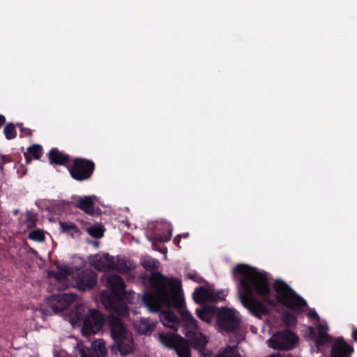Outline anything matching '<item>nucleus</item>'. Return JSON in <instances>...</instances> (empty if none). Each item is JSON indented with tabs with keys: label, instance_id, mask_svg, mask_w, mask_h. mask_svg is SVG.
<instances>
[{
	"label": "nucleus",
	"instance_id": "obj_1",
	"mask_svg": "<svg viewBox=\"0 0 357 357\" xmlns=\"http://www.w3.org/2000/svg\"><path fill=\"white\" fill-rule=\"evenodd\" d=\"M232 275L239 282L238 296L242 305L257 318L268 314L269 310L255 296V292L273 307L279 303L292 310L302 312L307 305L304 298L281 280H275L273 283V289L277 293L276 300L270 298L271 287L268 273L259 271L255 267L238 264L233 268Z\"/></svg>",
	"mask_w": 357,
	"mask_h": 357
},
{
	"label": "nucleus",
	"instance_id": "obj_2",
	"mask_svg": "<svg viewBox=\"0 0 357 357\" xmlns=\"http://www.w3.org/2000/svg\"><path fill=\"white\" fill-rule=\"evenodd\" d=\"M140 264L146 271L151 272L149 281L153 292L146 291L142 297V302L148 310L157 312L162 305L174 306L182 310L185 302L181 294V281L155 271L160 266L158 259L145 257L141 259Z\"/></svg>",
	"mask_w": 357,
	"mask_h": 357
},
{
	"label": "nucleus",
	"instance_id": "obj_3",
	"mask_svg": "<svg viewBox=\"0 0 357 357\" xmlns=\"http://www.w3.org/2000/svg\"><path fill=\"white\" fill-rule=\"evenodd\" d=\"M109 292L101 293V301L105 309L115 312L119 316L126 317L129 315L128 303H131L132 292L126 291V284L123 278L118 275H112L107 278Z\"/></svg>",
	"mask_w": 357,
	"mask_h": 357
},
{
	"label": "nucleus",
	"instance_id": "obj_4",
	"mask_svg": "<svg viewBox=\"0 0 357 357\" xmlns=\"http://www.w3.org/2000/svg\"><path fill=\"white\" fill-rule=\"evenodd\" d=\"M185 335L186 338L173 333H161L158 337L160 342L174 349L178 357H191V347L198 351L205 349L208 340L201 332L187 330Z\"/></svg>",
	"mask_w": 357,
	"mask_h": 357
},
{
	"label": "nucleus",
	"instance_id": "obj_5",
	"mask_svg": "<svg viewBox=\"0 0 357 357\" xmlns=\"http://www.w3.org/2000/svg\"><path fill=\"white\" fill-rule=\"evenodd\" d=\"M196 314L202 321L207 323H211L215 318L217 326L221 331L234 333L240 328L241 320L234 309L206 305L197 309Z\"/></svg>",
	"mask_w": 357,
	"mask_h": 357
},
{
	"label": "nucleus",
	"instance_id": "obj_6",
	"mask_svg": "<svg viewBox=\"0 0 357 357\" xmlns=\"http://www.w3.org/2000/svg\"><path fill=\"white\" fill-rule=\"evenodd\" d=\"M110 335L114 343L110 346L113 355L125 356L133 351V339L126 324L119 317L110 315L108 317Z\"/></svg>",
	"mask_w": 357,
	"mask_h": 357
},
{
	"label": "nucleus",
	"instance_id": "obj_7",
	"mask_svg": "<svg viewBox=\"0 0 357 357\" xmlns=\"http://www.w3.org/2000/svg\"><path fill=\"white\" fill-rule=\"evenodd\" d=\"M95 170V163L89 159L75 158L68 168L70 176L77 181L91 178Z\"/></svg>",
	"mask_w": 357,
	"mask_h": 357
},
{
	"label": "nucleus",
	"instance_id": "obj_8",
	"mask_svg": "<svg viewBox=\"0 0 357 357\" xmlns=\"http://www.w3.org/2000/svg\"><path fill=\"white\" fill-rule=\"evenodd\" d=\"M298 340L297 335L289 330L278 331L270 339L271 347L278 350L289 351L295 347Z\"/></svg>",
	"mask_w": 357,
	"mask_h": 357
},
{
	"label": "nucleus",
	"instance_id": "obj_9",
	"mask_svg": "<svg viewBox=\"0 0 357 357\" xmlns=\"http://www.w3.org/2000/svg\"><path fill=\"white\" fill-rule=\"evenodd\" d=\"M105 318L97 310H90L84 319L82 333L84 336L97 333L103 326Z\"/></svg>",
	"mask_w": 357,
	"mask_h": 357
},
{
	"label": "nucleus",
	"instance_id": "obj_10",
	"mask_svg": "<svg viewBox=\"0 0 357 357\" xmlns=\"http://www.w3.org/2000/svg\"><path fill=\"white\" fill-rule=\"evenodd\" d=\"M76 351L80 357H105L107 353L105 342L102 339L93 341L91 347H87L82 343H77Z\"/></svg>",
	"mask_w": 357,
	"mask_h": 357
},
{
	"label": "nucleus",
	"instance_id": "obj_11",
	"mask_svg": "<svg viewBox=\"0 0 357 357\" xmlns=\"http://www.w3.org/2000/svg\"><path fill=\"white\" fill-rule=\"evenodd\" d=\"M227 294L223 290L215 291L205 287L195 289L192 297L196 303L202 304L205 302H218L225 300Z\"/></svg>",
	"mask_w": 357,
	"mask_h": 357
},
{
	"label": "nucleus",
	"instance_id": "obj_12",
	"mask_svg": "<svg viewBox=\"0 0 357 357\" xmlns=\"http://www.w3.org/2000/svg\"><path fill=\"white\" fill-rule=\"evenodd\" d=\"M76 287L82 291L93 289L97 284V273L91 269H84L75 276Z\"/></svg>",
	"mask_w": 357,
	"mask_h": 357
},
{
	"label": "nucleus",
	"instance_id": "obj_13",
	"mask_svg": "<svg viewBox=\"0 0 357 357\" xmlns=\"http://www.w3.org/2000/svg\"><path fill=\"white\" fill-rule=\"evenodd\" d=\"M74 294H60L53 295L50 300V310L54 314L59 313L66 310L75 300Z\"/></svg>",
	"mask_w": 357,
	"mask_h": 357
},
{
	"label": "nucleus",
	"instance_id": "obj_14",
	"mask_svg": "<svg viewBox=\"0 0 357 357\" xmlns=\"http://www.w3.org/2000/svg\"><path fill=\"white\" fill-rule=\"evenodd\" d=\"M90 263L96 270L100 271L105 272L117 269L114 257L108 253H105L102 256L95 255Z\"/></svg>",
	"mask_w": 357,
	"mask_h": 357
},
{
	"label": "nucleus",
	"instance_id": "obj_15",
	"mask_svg": "<svg viewBox=\"0 0 357 357\" xmlns=\"http://www.w3.org/2000/svg\"><path fill=\"white\" fill-rule=\"evenodd\" d=\"M317 335L315 330L313 327L309 328L310 335L314 337L317 336L315 340V346L317 349H321V347L325 345L326 343L331 342L333 340L332 337L328 333V327L326 325L319 323L317 325Z\"/></svg>",
	"mask_w": 357,
	"mask_h": 357
},
{
	"label": "nucleus",
	"instance_id": "obj_16",
	"mask_svg": "<svg viewBox=\"0 0 357 357\" xmlns=\"http://www.w3.org/2000/svg\"><path fill=\"white\" fill-rule=\"evenodd\" d=\"M354 347L344 341L343 337L336 338L332 344L331 357H351L354 353Z\"/></svg>",
	"mask_w": 357,
	"mask_h": 357
},
{
	"label": "nucleus",
	"instance_id": "obj_17",
	"mask_svg": "<svg viewBox=\"0 0 357 357\" xmlns=\"http://www.w3.org/2000/svg\"><path fill=\"white\" fill-rule=\"evenodd\" d=\"M48 158L51 165H65L70 161L69 155L59 151L57 148H52L48 153Z\"/></svg>",
	"mask_w": 357,
	"mask_h": 357
},
{
	"label": "nucleus",
	"instance_id": "obj_18",
	"mask_svg": "<svg viewBox=\"0 0 357 357\" xmlns=\"http://www.w3.org/2000/svg\"><path fill=\"white\" fill-rule=\"evenodd\" d=\"M75 206L88 215H94L96 213L95 203L91 196L79 197Z\"/></svg>",
	"mask_w": 357,
	"mask_h": 357
},
{
	"label": "nucleus",
	"instance_id": "obj_19",
	"mask_svg": "<svg viewBox=\"0 0 357 357\" xmlns=\"http://www.w3.org/2000/svg\"><path fill=\"white\" fill-rule=\"evenodd\" d=\"M155 327V322L149 319L141 318L137 323L135 324V330L139 333L145 335H149L152 333Z\"/></svg>",
	"mask_w": 357,
	"mask_h": 357
},
{
	"label": "nucleus",
	"instance_id": "obj_20",
	"mask_svg": "<svg viewBox=\"0 0 357 357\" xmlns=\"http://www.w3.org/2000/svg\"><path fill=\"white\" fill-rule=\"evenodd\" d=\"M59 225L61 231L70 235L72 238L79 237L81 235L79 229L73 222L59 221Z\"/></svg>",
	"mask_w": 357,
	"mask_h": 357
},
{
	"label": "nucleus",
	"instance_id": "obj_21",
	"mask_svg": "<svg viewBox=\"0 0 357 357\" xmlns=\"http://www.w3.org/2000/svg\"><path fill=\"white\" fill-rule=\"evenodd\" d=\"M43 153V147L40 144H33L28 147L26 152L24 153L26 163L29 164L31 162L29 155H31L34 159L38 160L42 156Z\"/></svg>",
	"mask_w": 357,
	"mask_h": 357
},
{
	"label": "nucleus",
	"instance_id": "obj_22",
	"mask_svg": "<svg viewBox=\"0 0 357 357\" xmlns=\"http://www.w3.org/2000/svg\"><path fill=\"white\" fill-rule=\"evenodd\" d=\"M181 317L188 330H197L198 321L187 310L181 311Z\"/></svg>",
	"mask_w": 357,
	"mask_h": 357
},
{
	"label": "nucleus",
	"instance_id": "obj_23",
	"mask_svg": "<svg viewBox=\"0 0 357 357\" xmlns=\"http://www.w3.org/2000/svg\"><path fill=\"white\" fill-rule=\"evenodd\" d=\"M73 319L75 321H83L86 315H85V308L82 305H76L71 311Z\"/></svg>",
	"mask_w": 357,
	"mask_h": 357
},
{
	"label": "nucleus",
	"instance_id": "obj_24",
	"mask_svg": "<svg viewBox=\"0 0 357 357\" xmlns=\"http://www.w3.org/2000/svg\"><path fill=\"white\" fill-rule=\"evenodd\" d=\"M3 134L8 140L13 139L17 136L15 126L13 123H8L3 128Z\"/></svg>",
	"mask_w": 357,
	"mask_h": 357
},
{
	"label": "nucleus",
	"instance_id": "obj_25",
	"mask_svg": "<svg viewBox=\"0 0 357 357\" xmlns=\"http://www.w3.org/2000/svg\"><path fill=\"white\" fill-rule=\"evenodd\" d=\"M105 229L100 225H95L87 229L89 234L96 238H100L103 236Z\"/></svg>",
	"mask_w": 357,
	"mask_h": 357
},
{
	"label": "nucleus",
	"instance_id": "obj_26",
	"mask_svg": "<svg viewBox=\"0 0 357 357\" xmlns=\"http://www.w3.org/2000/svg\"><path fill=\"white\" fill-rule=\"evenodd\" d=\"M162 319L164 321H167V323H172L173 324H176L179 322V319L177 315L171 310H167L163 312L162 314ZM164 324H166L164 323Z\"/></svg>",
	"mask_w": 357,
	"mask_h": 357
},
{
	"label": "nucleus",
	"instance_id": "obj_27",
	"mask_svg": "<svg viewBox=\"0 0 357 357\" xmlns=\"http://www.w3.org/2000/svg\"><path fill=\"white\" fill-rule=\"evenodd\" d=\"M282 321L287 326H294L297 324V318L292 313L287 312L282 315Z\"/></svg>",
	"mask_w": 357,
	"mask_h": 357
},
{
	"label": "nucleus",
	"instance_id": "obj_28",
	"mask_svg": "<svg viewBox=\"0 0 357 357\" xmlns=\"http://www.w3.org/2000/svg\"><path fill=\"white\" fill-rule=\"evenodd\" d=\"M29 238L35 241L42 242L45 240V235L41 230L37 229L29 233Z\"/></svg>",
	"mask_w": 357,
	"mask_h": 357
},
{
	"label": "nucleus",
	"instance_id": "obj_29",
	"mask_svg": "<svg viewBox=\"0 0 357 357\" xmlns=\"http://www.w3.org/2000/svg\"><path fill=\"white\" fill-rule=\"evenodd\" d=\"M217 357H241L240 354L236 353L234 349L228 347L225 351L219 354Z\"/></svg>",
	"mask_w": 357,
	"mask_h": 357
},
{
	"label": "nucleus",
	"instance_id": "obj_30",
	"mask_svg": "<svg viewBox=\"0 0 357 357\" xmlns=\"http://www.w3.org/2000/svg\"><path fill=\"white\" fill-rule=\"evenodd\" d=\"M37 220L38 218L36 214L31 212L26 213V222L28 224L29 227H35Z\"/></svg>",
	"mask_w": 357,
	"mask_h": 357
},
{
	"label": "nucleus",
	"instance_id": "obj_31",
	"mask_svg": "<svg viewBox=\"0 0 357 357\" xmlns=\"http://www.w3.org/2000/svg\"><path fill=\"white\" fill-rule=\"evenodd\" d=\"M172 229H170L167 234L156 236L155 238L160 243H166L170 241L172 238Z\"/></svg>",
	"mask_w": 357,
	"mask_h": 357
},
{
	"label": "nucleus",
	"instance_id": "obj_32",
	"mask_svg": "<svg viewBox=\"0 0 357 357\" xmlns=\"http://www.w3.org/2000/svg\"><path fill=\"white\" fill-rule=\"evenodd\" d=\"M16 126L20 129L21 137L31 136L32 135V131L29 128H24L22 123H17Z\"/></svg>",
	"mask_w": 357,
	"mask_h": 357
},
{
	"label": "nucleus",
	"instance_id": "obj_33",
	"mask_svg": "<svg viewBox=\"0 0 357 357\" xmlns=\"http://www.w3.org/2000/svg\"><path fill=\"white\" fill-rule=\"evenodd\" d=\"M307 316L314 320H318L319 319V314L317 312L314 310H310L307 314Z\"/></svg>",
	"mask_w": 357,
	"mask_h": 357
},
{
	"label": "nucleus",
	"instance_id": "obj_34",
	"mask_svg": "<svg viewBox=\"0 0 357 357\" xmlns=\"http://www.w3.org/2000/svg\"><path fill=\"white\" fill-rule=\"evenodd\" d=\"M119 270H122L123 271H128L130 270V268L127 266L126 263L125 261H119Z\"/></svg>",
	"mask_w": 357,
	"mask_h": 357
},
{
	"label": "nucleus",
	"instance_id": "obj_35",
	"mask_svg": "<svg viewBox=\"0 0 357 357\" xmlns=\"http://www.w3.org/2000/svg\"><path fill=\"white\" fill-rule=\"evenodd\" d=\"M181 238V235H177L174 239V243L178 248H181L179 245L180 241Z\"/></svg>",
	"mask_w": 357,
	"mask_h": 357
},
{
	"label": "nucleus",
	"instance_id": "obj_36",
	"mask_svg": "<svg viewBox=\"0 0 357 357\" xmlns=\"http://www.w3.org/2000/svg\"><path fill=\"white\" fill-rule=\"evenodd\" d=\"M6 123V117L0 114V128Z\"/></svg>",
	"mask_w": 357,
	"mask_h": 357
},
{
	"label": "nucleus",
	"instance_id": "obj_37",
	"mask_svg": "<svg viewBox=\"0 0 357 357\" xmlns=\"http://www.w3.org/2000/svg\"><path fill=\"white\" fill-rule=\"evenodd\" d=\"M352 338L357 342V328L352 332Z\"/></svg>",
	"mask_w": 357,
	"mask_h": 357
},
{
	"label": "nucleus",
	"instance_id": "obj_38",
	"mask_svg": "<svg viewBox=\"0 0 357 357\" xmlns=\"http://www.w3.org/2000/svg\"><path fill=\"white\" fill-rule=\"evenodd\" d=\"M41 310H42V311H43V314H47H47H50V315L52 314L49 312V310H47V309H45H45H41Z\"/></svg>",
	"mask_w": 357,
	"mask_h": 357
},
{
	"label": "nucleus",
	"instance_id": "obj_39",
	"mask_svg": "<svg viewBox=\"0 0 357 357\" xmlns=\"http://www.w3.org/2000/svg\"><path fill=\"white\" fill-rule=\"evenodd\" d=\"M181 238H188L189 236V233H183L181 234Z\"/></svg>",
	"mask_w": 357,
	"mask_h": 357
},
{
	"label": "nucleus",
	"instance_id": "obj_40",
	"mask_svg": "<svg viewBox=\"0 0 357 357\" xmlns=\"http://www.w3.org/2000/svg\"><path fill=\"white\" fill-rule=\"evenodd\" d=\"M189 278H191V279H194L192 275H190Z\"/></svg>",
	"mask_w": 357,
	"mask_h": 357
},
{
	"label": "nucleus",
	"instance_id": "obj_41",
	"mask_svg": "<svg viewBox=\"0 0 357 357\" xmlns=\"http://www.w3.org/2000/svg\"><path fill=\"white\" fill-rule=\"evenodd\" d=\"M70 357H73V356H70Z\"/></svg>",
	"mask_w": 357,
	"mask_h": 357
}]
</instances>
